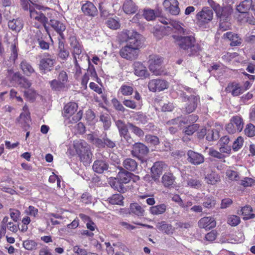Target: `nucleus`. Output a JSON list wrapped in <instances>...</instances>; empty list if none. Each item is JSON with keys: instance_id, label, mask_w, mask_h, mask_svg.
Instances as JSON below:
<instances>
[{"instance_id": "obj_1", "label": "nucleus", "mask_w": 255, "mask_h": 255, "mask_svg": "<svg viewBox=\"0 0 255 255\" xmlns=\"http://www.w3.org/2000/svg\"><path fill=\"white\" fill-rule=\"evenodd\" d=\"M188 30L182 23H176V33L184 35H176V44L183 50H190L189 56L197 55L201 50L200 46L196 43L195 38L192 36H185Z\"/></svg>"}, {"instance_id": "obj_39", "label": "nucleus", "mask_w": 255, "mask_h": 255, "mask_svg": "<svg viewBox=\"0 0 255 255\" xmlns=\"http://www.w3.org/2000/svg\"><path fill=\"white\" fill-rule=\"evenodd\" d=\"M69 55V51L65 48L64 44L62 41L59 42L58 56L60 58L65 60Z\"/></svg>"}, {"instance_id": "obj_25", "label": "nucleus", "mask_w": 255, "mask_h": 255, "mask_svg": "<svg viewBox=\"0 0 255 255\" xmlns=\"http://www.w3.org/2000/svg\"><path fill=\"white\" fill-rule=\"evenodd\" d=\"M223 37L224 39L230 40L231 42L230 44L232 46L239 45L242 43V39L238 35L231 32H228L225 33L223 35Z\"/></svg>"}, {"instance_id": "obj_61", "label": "nucleus", "mask_w": 255, "mask_h": 255, "mask_svg": "<svg viewBox=\"0 0 255 255\" xmlns=\"http://www.w3.org/2000/svg\"><path fill=\"white\" fill-rule=\"evenodd\" d=\"M188 185L191 187L199 189L201 187L202 184L201 181L199 180L190 179L188 181Z\"/></svg>"}, {"instance_id": "obj_47", "label": "nucleus", "mask_w": 255, "mask_h": 255, "mask_svg": "<svg viewBox=\"0 0 255 255\" xmlns=\"http://www.w3.org/2000/svg\"><path fill=\"white\" fill-rule=\"evenodd\" d=\"M145 141L152 145H157L159 143V139L157 136L147 134L145 136Z\"/></svg>"}, {"instance_id": "obj_11", "label": "nucleus", "mask_w": 255, "mask_h": 255, "mask_svg": "<svg viewBox=\"0 0 255 255\" xmlns=\"http://www.w3.org/2000/svg\"><path fill=\"white\" fill-rule=\"evenodd\" d=\"M132 145L131 155L140 160H142L149 152V148L142 143L134 142Z\"/></svg>"}, {"instance_id": "obj_10", "label": "nucleus", "mask_w": 255, "mask_h": 255, "mask_svg": "<svg viewBox=\"0 0 255 255\" xmlns=\"http://www.w3.org/2000/svg\"><path fill=\"white\" fill-rule=\"evenodd\" d=\"M213 17V10L208 7H204L196 15L197 23L200 26H203L212 20Z\"/></svg>"}, {"instance_id": "obj_22", "label": "nucleus", "mask_w": 255, "mask_h": 255, "mask_svg": "<svg viewBox=\"0 0 255 255\" xmlns=\"http://www.w3.org/2000/svg\"><path fill=\"white\" fill-rule=\"evenodd\" d=\"M225 90L227 92L231 93L233 96H238L244 92L243 89L240 84L236 82L229 83Z\"/></svg>"}, {"instance_id": "obj_13", "label": "nucleus", "mask_w": 255, "mask_h": 255, "mask_svg": "<svg viewBox=\"0 0 255 255\" xmlns=\"http://www.w3.org/2000/svg\"><path fill=\"white\" fill-rule=\"evenodd\" d=\"M55 63V60L50 58H43L39 61L38 64L40 72L42 74H45L50 72Z\"/></svg>"}, {"instance_id": "obj_8", "label": "nucleus", "mask_w": 255, "mask_h": 255, "mask_svg": "<svg viewBox=\"0 0 255 255\" xmlns=\"http://www.w3.org/2000/svg\"><path fill=\"white\" fill-rule=\"evenodd\" d=\"M163 63V58L157 55H150L148 64L149 69L155 75L164 74L163 70L161 69V65Z\"/></svg>"}, {"instance_id": "obj_12", "label": "nucleus", "mask_w": 255, "mask_h": 255, "mask_svg": "<svg viewBox=\"0 0 255 255\" xmlns=\"http://www.w3.org/2000/svg\"><path fill=\"white\" fill-rule=\"evenodd\" d=\"M139 50L138 48L127 45L120 51V55L128 60H134L138 57Z\"/></svg>"}, {"instance_id": "obj_44", "label": "nucleus", "mask_w": 255, "mask_h": 255, "mask_svg": "<svg viewBox=\"0 0 255 255\" xmlns=\"http://www.w3.org/2000/svg\"><path fill=\"white\" fill-rule=\"evenodd\" d=\"M20 67L23 72L27 74H30L34 72L31 65L25 60H23L20 64Z\"/></svg>"}, {"instance_id": "obj_56", "label": "nucleus", "mask_w": 255, "mask_h": 255, "mask_svg": "<svg viewBox=\"0 0 255 255\" xmlns=\"http://www.w3.org/2000/svg\"><path fill=\"white\" fill-rule=\"evenodd\" d=\"M112 103L113 104L114 108L116 110L122 112L123 113L125 112L126 109L116 98H114L112 100Z\"/></svg>"}, {"instance_id": "obj_36", "label": "nucleus", "mask_w": 255, "mask_h": 255, "mask_svg": "<svg viewBox=\"0 0 255 255\" xmlns=\"http://www.w3.org/2000/svg\"><path fill=\"white\" fill-rule=\"evenodd\" d=\"M124 197L121 194H115L108 198V201L112 205H123Z\"/></svg>"}, {"instance_id": "obj_53", "label": "nucleus", "mask_w": 255, "mask_h": 255, "mask_svg": "<svg viewBox=\"0 0 255 255\" xmlns=\"http://www.w3.org/2000/svg\"><path fill=\"white\" fill-rule=\"evenodd\" d=\"M10 50L11 53L9 59L10 60L15 62L18 57V48L16 46L15 43L11 44Z\"/></svg>"}, {"instance_id": "obj_42", "label": "nucleus", "mask_w": 255, "mask_h": 255, "mask_svg": "<svg viewBox=\"0 0 255 255\" xmlns=\"http://www.w3.org/2000/svg\"><path fill=\"white\" fill-rule=\"evenodd\" d=\"M166 208V207L165 204H160L151 207L150 208V213L153 215L161 214L165 212Z\"/></svg>"}, {"instance_id": "obj_63", "label": "nucleus", "mask_w": 255, "mask_h": 255, "mask_svg": "<svg viewBox=\"0 0 255 255\" xmlns=\"http://www.w3.org/2000/svg\"><path fill=\"white\" fill-rule=\"evenodd\" d=\"M255 184V181L249 177H246L241 181V184L244 187H250L254 185Z\"/></svg>"}, {"instance_id": "obj_28", "label": "nucleus", "mask_w": 255, "mask_h": 255, "mask_svg": "<svg viewBox=\"0 0 255 255\" xmlns=\"http://www.w3.org/2000/svg\"><path fill=\"white\" fill-rule=\"evenodd\" d=\"M157 229L169 235H173L174 231V228L171 225L166 223L164 221L158 223L156 225Z\"/></svg>"}, {"instance_id": "obj_18", "label": "nucleus", "mask_w": 255, "mask_h": 255, "mask_svg": "<svg viewBox=\"0 0 255 255\" xmlns=\"http://www.w3.org/2000/svg\"><path fill=\"white\" fill-rule=\"evenodd\" d=\"M165 163L162 161H158L154 163L151 168V176L154 181L158 180L160 176L162 174Z\"/></svg>"}, {"instance_id": "obj_23", "label": "nucleus", "mask_w": 255, "mask_h": 255, "mask_svg": "<svg viewBox=\"0 0 255 255\" xmlns=\"http://www.w3.org/2000/svg\"><path fill=\"white\" fill-rule=\"evenodd\" d=\"M49 24L59 34L62 39H64L63 32L65 30L66 26L62 22L57 20L50 19Z\"/></svg>"}, {"instance_id": "obj_26", "label": "nucleus", "mask_w": 255, "mask_h": 255, "mask_svg": "<svg viewBox=\"0 0 255 255\" xmlns=\"http://www.w3.org/2000/svg\"><path fill=\"white\" fill-rule=\"evenodd\" d=\"M138 7L132 0H126L123 5L124 11L127 14H132L136 12Z\"/></svg>"}, {"instance_id": "obj_9", "label": "nucleus", "mask_w": 255, "mask_h": 255, "mask_svg": "<svg viewBox=\"0 0 255 255\" xmlns=\"http://www.w3.org/2000/svg\"><path fill=\"white\" fill-rule=\"evenodd\" d=\"M244 128L243 119L238 116L233 117L226 126L227 131L230 134H234L237 132H241Z\"/></svg>"}, {"instance_id": "obj_62", "label": "nucleus", "mask_w": 255, "mask_h": 255, "mask_svg": "<svg viewBox=\"0 0 255 255\" xmlns=\"http://www.w3.org/2000/svg\"><path fill=\"white\" fill-rule=\"evenodd\" d=\"M57 80L61 81L65 85L66 83L68 81L67 73L64 70L61 71L58 76Z\"/></svg>"}, {"instance_id": "obj_3", "label": "nucleus", "mask_w": 255, "mask_h": 255, "mask_svg": "<svg viewBox=\"0 0 255 255\" xmlns=\"http://www.w3.org/2000/svg\"><path fill=\"white\" fill-rule=\"evenodd\" d=\"M87 139L92 145L100 149H113L117 146L116 141L109 138L106 133L100 137L97 135L89 134L87 135Z\"/></svg>"}, {"instance_id": "obj_55", "label": "nucleus", "mask_w": 255, "mask_h": 255, "mask_svg": "<svg viewBox=\"0 0 255 255\" xmlns=\"http://www.w3.org/2000/svg\"><path fill=\"white\" fill-rule=\"evenodd\" d=\"M106 23L107 26L111 29H117L120 26V24L118 20L113 18H109Z\"/></svg>"}, {"instance_id": "obj_16", "label": "nucleus", "mask_w": 255, "mask_h": 255, "mask_svg": "<svg viewBox=\"0 0 255 255\" xmlns=\"http://www.w3.org/2000/svg\"><path fill=\"white\" fill-rule=\"evenodd\" d=\"M81 10L85 15L90 17H95L98 14L97 7L92 2L89 1H86L85 3L82 4Z\"/></svg>"}, {"instance_id": "obj_43", "label": "nucleus", "mask_w": 255, "mask_h": 255, "mask_svg": "<svg viewBox=\"0 0 255 255\" xmlns=\"http://www.w3.org/2000/svg\"><path fill=\"white\" fill-rule=\"evenodd\" d=\"M245 218L247 219H253L255 217V214L252 213L253 209L250 206H246L242 208L241 210Z\"/></svg>"}, {"instance_id": "obj_38", "label": "nucleus", "mask_w": 255, "mask_h": 255, "mask_svg": "<svg viewBox=\"0 0 255 255\" xmlns=\"http://www.w3.org/2000/svg\"><path fill=\"white\" fill-rule=\"evenodd\" d=\"M100 120L103 124V128L105 130H108L111 126V119L108 114H103L100 117Z\"/></svg>"}, {"instance_id": "obj_5", "label": "nucleus", "mask_w": 255, "mask_h": 255, "mask_svg": "<svg viewBox=\"0 0 255 255\" xmlns=\"http://www.w3.org/2000/svg\"><path fill=\"white\" fill-rule=\"evenodd\" d=\"M115 125L118 128L119 135L121 137V140L125 142L127 146L132 145L134 143V140L130 134L125 122L118 120L115 121Z\"/></svg>"}, {"instance_id": "obj_52", "label": "nucleus", "mask_w": 255, "mask_h": 255, "mask_svg": "<svg viewBox=\"0 0 255 255\" xmlns=\"http://www.w3.org/2000/svg\"><path fill=\"white\" fill-rule=\"evenodd\" d=\"M244 139L242 136H239L234 142L232 148L234 150L237 151L243 146Z\"/></svg>"}, {"instance_id": "obj_51", "label": "nucleus", "mask_w": 255, "mask_h": 255, "mask_svg": "<svg viewBox=\"0 0 255 255\" xmlns=\"http://www.w3.org/2000/svg\"><path fill=\"white\" fill-rule=\"evenodd\" d=\"M80 217L85 221L88 222L86 224V226L88 229L91 231L95 230L96 225L95 223L91 221L89 217L82 214L80 215Z\"/></svg>"}, {"instance_id": "obj_54", "label": "nucleus", "mask_w": 255, "mask_h": 255, "mask_svg": "<svg viewBox=\"0 0 255 255\" xmlns=\"http://www.w3.org/2000/svg\"><path fill=\"white\" fill-rule=\"evenodd\" d=\"M120 91L123 95L129 96L132 94L133 89L131 86L123 85L120 88Z\"/></svg>"}, {"instance_id": "obj_34", "label": "nucleus", "mask_w": 255, "mask_h": 255, "mask_svg": "<svg viewBox=\"0 0 255 255\" xmlns=\"http://www.w3.org/2000/svg\"><path fill=\"white\" fill-rule=\"evenodd\" d=\"M127 128L128 129L130 130L136 136L141 137L144 136V131L140 128L137 127L132 123L128 122L126 123Z\"/></svg>"}, {"instance_id": "obj_49", "label": "nucleus", "mask_w": 255, "mask_h": 255, "mask_svg": "<svg viewBox=\"0 0 255 255\" xmlns=\"http://www.w3.org/2000/svg\"><path fill=\"white\" fill-rule=\"evenodd\" d=\"M226 174L228 178L232 181H237L240 178L238 173L231 168L227 170Z\"/></svg>"}, {"instance_id": "obj_29", "label": "nucleus", "mask_w": 255, "mask_h": 255, "mask_svg": "<svg viewBox=\"0 0 255 255\" xmlns=\"http://www.w3.org/2000/svg\"><path fill=\"white\" fill-rule=\"evenodd\" d=\"M253 7V0H244L237 6V10L243 13H246Z\"/></svg>"}, {"instance_id": "obj_7", "label": "nucleus", "mask_w": 255, "mask_h": 255, "mask_svg": "<svg viewBox=\"0 0 255 255\" xmlns=\"http://www.w3.org/2000/svg\"><path fill=\"white\" fill-rule=\"evenodd\" d=\"M216 11L215 12L217 16L220 19L221 23H220V28L223 29V30L227 29V26L224 25V22H227L231 19V16L233 12V8L228 5L224 7H220L217 9L215 8Z\"/></svg>"}, {"instance_id": "obj_35", "label": "nucleus", "mask_w": 255, "mask_h": 255, "mask_svg": "<svg viewBox=\"0 0 255 255\" xmlns=\"http://www.w3.org/2000/svg\"><path fill=\"white\" fill-rule=\"evenodd\" d=\"M163 5L166 10L172 15H175V0H165Z\"/></svg>"}, {"instance_id": "obj_17", "label": "nucleus", "mask_w": 255, "mask_h": 255, "mask_svg": "<svg viewBox=\"0 0 255 255\" xmlns=\"http://www.w3.org/2000/svg\"><path fill=\"white\" fill-rule=\"evenodd\" d=\"M188 160L191 164L198 165L204 162V156L198 152L190 150L187 152Z\"/></svg>"}, {"instance_id": "obj_41", "label": "nucleus", "mask_w": 255, "mask_h": 255, "mask_svg": "<svg viewBox=\"0 0 255 255\" xmlns=\"http://www.w3.org/2000/svg\"><path fill=\"white\" fill-rule=\"evenodd\" d=\"M130 210L132 213L138 216H143L144 215V210L136 203L130 204Z\"/></svg>"}, {"instance_id": "obj_2", "label": "nucleus", "mask_w": 255, "mask_h": 255, "mask_svg": "<svg viewBox=\"0 0 255 255\" xmlns=\"http://www.w3.org/2000/svg\"><path fill=\"white\" fill-rule=\"evenodd\" d=\"M119 171L117 177L114 178L110 181L111 186L120 193H125L127 188L125 184L130 182V175L132 173L124 169L123 167H119Z\"/></svg>"}, {"instance_id": "obj_20", "label": "nucleus", "mask_w": 255, "mask_h": 255, "mask_svg": "<svg viewBox=\"0 0 255 255\" xmlns=\"http://www.w3.org/2000/svg\"><path fill=\"white\" fill-rule=\"evenodd\" d=\"M216 225V222L214 218L206 217L201 218L198 222V226L200 228L206 230L214 228Z\"/></svg>"}, {"instance_id": "obj_40", "label": "nucleus", "mask_w": 255, "mask_h": 255, "mask_svg": "<svg viewBox=\"0 0 255 255\" xmlns=\"http://www.w3.org/2000/svg\"><path fill=\"white\" fill-rule=\"evenodd\" d=\"M164 29L165 28L161 26H156L152 28V32L157 39H160L164 35H166V33L164 31Z\"/></svg>"}, {"instance_id": "obj_4", "label": "nucleus", "mask_w": 255, "mask_h": 255, "mask_svg": "<svg viewBox=\"0 0 255 255\" xmlns=\"http://www.w3.org/2000/svg\"><path fill=\"white\" fill-rule=\"evenodd\" d=\"M77 154L81 161L86 164L91 162L92 153L90 145L85 141H82L74 145Z\"/></svg>"}, {"instance_id": "obj_64", "label": "nucleus", "mask_w": 255, "mask_h": 255, "mask_svg": "<svg viewBox=\"0 0 255 255\" xmlns=\"http://www.w3.org/2000/svg\"><path fill=\"white\" fill-rule=\"evenodd\" d=\"M175 124V119H173L171 120L168 121L166 122V126L168 128V130L172 134L175 133V128L174 125Z\"/></svg>"}, {"instance_id": "obj_46", "label": "nucleus", "mask_w": 255, "mask_h": 255, "mask_svg": "<svg viewBox=\"0 0 255 255\" xmlns=\"http://www.w3.org/2000/svg\"><path fill=\"white\" fill-rule=\"evenodd\" d=\"M22 245L26 250L32 251L36 249L37 243L33 240H27L23 241Z\"/></svg>"}, {"instance_id": "obj_19", "label": "nucleus", "mask_w": 255, "mask_h": 255, "mask_svg": "<svg viewBox=\"0 0 255 255\" xmlns=\"http://www.w3.org/2000/svg\"><path fill=\"white\" fill-rule=\"evenodd\" d=\"M108 162L104 159H97L93 164L92 168L94 172L101 174L109 168Z\"/></svg>"}, {"instance_id": "obj_60", "label": "nucleus", "mask_w": 255, "mask_h": 255, "mask_svg": "<svg viewBox=\"0 0 255 255\" xmlns=\"http://www.w3.org/2000/svg\"><path fill=\"white\" fill-rule=\"evenodd\" d=\"M209 154L212 157L220 159H224L225 157V156L221 153L220 151H218L212 148L209 149Z\"/></svg>"}, {"instance_id": "obj_24", "label": "nucleus", "mask_w": 255, "mask_h": 255, "mask_svg": "<svg viewBox=\"0 0 255 255\" xmlns=\"http://www.w3.org/2000/svg\"><path fill=\"white\" fill-rule=\"evenodd\" d=\"M16 122L21 124V126L24 130H27L30 128V117L28 114L21 113L16 119Z\"/></svg>"}, {"instance_id": "obj_15", "label": "nucleus", "mask_w": 255, "mask_h": 255, "mask_svg": "<svg viewBox=\"0 0 255 255\" xmlns=\"http://www.w3.org/2000/svg\"><path fill=\"white\" fill-rule=\"evenodd\" d=\"M148 88L150 91L156 92L162 91L167 88L166 81L159 79H153L150 80L148 83Z\"/></svg>"}, {"instance_id": "obj_27", "label": "nucleus", "mask_w": 255, "mask_h": 255, "mask_svg": "<svg viewBox=\"0 0 255 255\" xmlns=\"http://www.w3.org/2000/svg\"><path fill=\"white\" fill-rule=\"evenodd\" d=\"M137 165L136 161L130 158H126L123 162L124 168L129 172H135L137 169Z\"/></svg>"}, {"instance_id": "obj_33", "label": "nucleus", "mask_w": 255, "mask_h": 255, "mask_svg": "<svg viewBox=\"0 0 255 255\" xmlns=\"http://www.w3.org/2000/svg\"><path fill=\"white\" fill-rule=\"evenodd\" d=\"M8 26L12 30L19 31L23 27V24L20 19H13L8 21Z\"/></svg>"}, {"instance_id": "obj_58", "label": "nucleus", "mask_w": 255, "mask_h": 255, "mask_svg": "<svg viewBox=\"0 0 255 255\" xmlns=\"http://www.w3.org/2000/svg\"><path fill=\"white\" fill-rule=\"evenodd\" d=\"M83 115V112L80 110L76 115L72 116L71 117H68L69 120V123L70 124H74L80 121Z\"/></svg>"}, {"instance_id": "obj_32", "label": "nucleus", "mask_w": 255, "mask_h": 255, "mask_svg": "<svg viewBox=\"0 0 255 255\" xmlns=\"http://www.w3.org/2000/svg\"><path fill=\"white\" fill-rule=\"evenodd\" d=\"M205 180L207 184L215 185L220 181V177L218 173L212 171L206 176Z\"/></svg>"}, {"instance_id": "obj_57", "label": "nucleus", "mask_w": 255, "mask_h": 255, "mask_svg": "<svg viewBox=\"0 0 255 255\" xmlns=\"http://www.w3.org/2000/svg\"><path fill=\"white\" fill-rule=\"evenodd\" d=\"M240 222V218L236 215H231L228 217V223L232 226H236Z\"/></svg>"}, {"instance_id": "obj_21", "label": "nucleus", "mask_w": 255, "mask_h": 255, "mask_svg": "<svg viewBox=\"0 0 255 255\" xmlns=\"http://www.w3.org/2000/svg\"><path fill=\"white\" fill-rule=\"evenodd\" d=\"M134 74L139 77H148L149 74L146 68L140 62H135L133 64Z\"/></svg>"}, {"instance_id": "obj_31", "label": "nucleus", "mask_w": 255, "mask_h": 255, "mask_svg": "<svg viewBox=\"0 0 255 255\" xmlns=\"http://www.w3.org/2000/svg\"><path fill=\"white\" fill-rule=\"evenodd\" d=\"M162 183L163 185L168 188L174 187V182L175 177L172 173L168 172L165 173L162 178Z\"/></svg>"}, {"instance_id": "obj_6", "label": "nucleus", "mask_w": 255, "mask_h": 255, "mask_svg": "<svg viewBox=\"0 0 255 255\" xmlns=\"http://www.w3.org/2000/svg\"><path fill=\"white\" fill-rule=\"evenodd\" d=\"M127 36V45L139 48L143 44L144 38L143 36L134 30H126L125 33Z\"/></svg>"}, {"instance_id": "obj_37", "label": "nucleus", "mask_w": 255, "mask_h": 255, "mask_svg": "<svg viewBox=\"0 0 255 255\" xmlns=\"http://www.w3.org/2000/svg\"><path fill=\"white\" fill-rule=\"evenodd\" d=\"M49 84L51 89L55 92L62 91L65 88V85L57 79H54L50 81Z\"/></svg>"}, {"instance_id": "obj_45", "label": "nucleus", "mask_w": 255, "mask_h": 255, "mask_svg": "<svg viewBox=\"0 0 255 255\" xmlns=\"http://www.w3.org/2000/svg\"><path fill=\"white\" fill-rule=\"evenodd\" d=\"M143 16L148 21L153 20L157 16L154 10L146 8L143 9Z\"/></svg>"}, {"instance_id": "obj_48", "label": "nucleus", "mask_w": 255, "mask_h": 255, "mask_svg": "<svg viewBox=\"0 0 255 255\" xmlns=\"http://www.w3.org/2000/svg\"><path fill=\"white\" fill-rule=\"evenodd\" d=\"M219 137L218 131L215 129L208 130L206 134V139L208 141H213L218 139Z\"/></svg>"}, {"instance_id": "obj_14", "label": "nucleus", "mask_w": 255, "mask_h": 255, "mask_svg": "<svg viewBox=\"0 0 255 255\" xmlns=\"http://www.w3.org/2000/svg\"><path fill=\"white\" fill-rule=\"evenodd\" d=\"M185 102L186 103L184 109V112L187 114H190L195 110L200 102V98L198 96L191 95L187 98Z\"/></svg>"}, {"instance_id": "obj_59", "label": "nucleus", "mask_w": 255, "mask_h": 255, "mask_svg": "<svg viewBox=\"0 0 255 255\" xmlns=\"http://www.w3.org/2000/svg\"><path fill=\"white\" fill-rule=\"evenodd\" d=\"M198 128L199 126L197 124L191 125L186 127L184 129V132L186 134L190 135L197 131Z\"/></svg>"}, {"instance_id": "obj_50", "label": "nucleus", "mask_w": 255, "mask_h": 255, "mask_svg": "<svg viewBox=\"0 0 255 255\" xmlns=\"http://www.w3.org/2000/svg\"><path fill=\"white\" fill-rule=\"evenodd\" d=\"M245 134L249 137L255 136V126L252 124L246 125L244 130Z\"/></svg>"}, {"instance_id": "obj_30", "label": "nucleus", "mask_w": 255, "mask_h": 255, "mask_svg": "<svg viewBox=\"0 0 255 255\" xmlns=\"http://www.w3.org/2000/svg\"><path fill=\"white\" fill-rule=\"evenodd\" d=\"M78 108L77 104L75 102H69L64 107V117H69L73 115L77 111Z\"/></svg>"}]
</instances>
